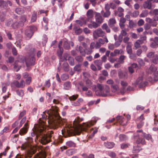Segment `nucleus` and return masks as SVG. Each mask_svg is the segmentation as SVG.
I'll list each match as a JSON object with an SVG mask.
<instances>
[{
	"label": "nucleus",
	"instance_id": "obj_63",
	"mask_svg": "<svg viewBox=\"0 0 158 158\" xmlns=\"http://www.w3.org/2000/svg\"><path fill=\"white\" fill-rule=\"evenodd\" d=\"M129 27L130 28H133L135 25V24L132 20L129 21Z\"/></svg>",
	"mask_w": 158,
	"mask_h": 158
},
{
	"label": "nucleus",
	"instance_id": "obj_35",
	"mask_svg": "<svg viewBox=\"0 0 158 158\" xmlns=\"http://www.w3.org/2000/svg\"><path fill=\"white\" fill-rule=\"evenodd\" d=\"M59 50H57V55L60 58L62 57L64 50L63 48H58Z\"/></svg>",
	"mask_w": 158,
	"mask_h": 158
},
{
	"label": "nucleus",
	"instance_id": "obj_24",
	"mask_svg": "<svg viewBox=\"0 0 158 158\" xmlns=\"http://www.w3.org/2000/svg\"><path fill=\"white\" fill-rule=\"evenodd\" d=\"M15 10L16 13L19 15H21L24 13V9L20 7L16 8Z\"/></svg>",
	"mask_w": 158,
	"mask_h": 158
},
{
	"label": "nucleus",
	"instance_id": "obj_57",
	"mask_svg": "<svg viewBox=\"0 0 158 158\" xmlns=\"http://www.w3.org/2000/svg\"><path fill=\"white\" fill-rule=\"evenodd\" d=\"M148 14V11L147 10H143L140 15V17H144L147 16Z\"/></svg>",
	"mask_w": 158,
	"mask_h": 158
},
{
	"label": "nucleus",
	"instance_id": "obj_13",
	"mask_svg": "<svg viewBox=\"0 0 158 158\" xmlns=\"http://www.w3.org/2000/svg\"><path fill=\"white\" fill-rule=\"evenodd\" d=\"M121 84L123 87L121 89L120 92L122 94H123L125 93V87L127 85V83L124 81H122Z\"/></svg>",
	"mask_w": 158,
	"mask_h": 158
},
{
	"label": "nucleus",
	"instance_id": "obj_21",
	"mask_svg": "<svg viewBox=\"0 0 158 158\" xmlns=\"http://www.w3.org/2000/svg\"><path fill=\"white\" fill-rule=\"evenodd\" d=\"M152 3L151 2H149L147 1L145 2L143 4V6L145 9H151L152 8Z\"/></svg>",
	"mask_w": 158,
	"mask_h": 158
},
{
	"label": "nucleus",
	"instance_id": "obj_45",
	"mask_svg": "<svg viewBox=\"0 0 158 158\" xmlns=\"http://www.w3.org/2000/svg\"><path fill=\"white\" fill-rule=\"evenodd\" d=\"M19 134L15 135L12 136L11 140L13 142L16 143L18 140Z\"/></svg>",
	"mask_w": 158,
	"mask_h": 158
},
{
	"label": "nucleus",
	"instance_id": "obj_53",
	"mask_svg": "<svg viewBox=\"0 0 158 158\" xmlns=\"http://www.w3.org/2000/svg\"><path fill=\"white\" fill-rule=\"evenodd\" d=\"M126 51L128 54L132 53V49L131 45L128 44L126 47Z\"/></svg>",
	"mask_w": 158,
	"mask_h": 158
},
{
	"label": "nucleus",
	"instance_id": "obj_40",
	"mask_svg": "<svg viewBox=\"0 0 158 158\" xmlns=\"http://www.w3.org/2000/svg\"><path fill=\"white\" fill-rule=\"evenodd\" d=\"M75 59L78 63H81L83 60V58L81 56H77L75 57Z\"/></svg>",
	"mask_w": 158,
	"mask_h": 158
},
{
	"label": "nucleus",
	"instance_id": "obj_55",
	"mask_svg": "<svg viewBox=\"0 0 158 158\" xmlns=\"http://www.w3.org/2000/svg\"><path fill=\"white\" fill-rule=\"evenodd\" d=\"M75 151L73 149H70L67 150L66 152V154L68 156H71L74 153Z\"/></svg>",
	"mask_w": 158,
	"mask_h": 158
},
{
	"label": "nucleus",
	"instance_id": "obj_18",
	"mask_svg": "<svg viewBox=\"0 0 158 158\" xmlns=\"http://www.w3.org/2000/svg\"><path fill=\"white\" fill-rule=\"evenodd\" d=\"M83 100L82 98H79L76 102H71L72 105L74 106H79L80 105V103L82 102Z\"/></svg>",
	"mask_w": 158,
	"mask_h": 158
},
{
	"label": "nucleus",
	"instance_id": "obj_52",
	"mask_svg": "<svg viewBox=\"0 0 158 158\" xmlns=\"http://www.w3.org/2000/svg\"><path fill=\"white\" fill-rule=\"evenodd\" d=\"M13 85L17 88H19V82L17 81H14L11 84V87H13Z\"/></svg>",
	"mask_w": 158,
	"mask_h": 158
},
{
	"label": "nucleus",
	"instance_id": "obj_42",
	"mask_svg": "<svg viewBox=\"0 0 158 158\" xmlns=\"http://www.w3.org/2000/svg\"><path fill=\"white\" fill-rule=\"evenodd\" d=\"M63 47L66 50H69L70 48L69 43L66 41H65L64 42Z\"/></svg>",
	"mask_w": 158,
	"mask_h": 158
},
{
	"label": "nucleus",
	"instance_id": "obj_62",
	"mask_svg": "<svg viewBox=\"0 0 158 158\" xmlns=\"http://www.w3.org/2000/svg\"><path fill=\"white\" fill-rule=\"evenodd\" d=\"M12 19H9L6 21L5 22V25L7 27H9L11 23L12 22Z\"/></svg>",
	"mask_w": 158,
	"mask_h": 158
},
{
	"label": "nucleus",
	"instance_id": "obj_46",
	"mask_svg": "<svg viewBox=\"0 0 158 158\" xmlns=\"http://www.w3.org/2000/svg\"><path fill=\"white\" fill-rule=\"evenodd\" d=\"M33 139L32 137H29L27 138L26 139V141L25 143L27 144V145H29L31 144L33 141Z\"/></svg>",
	"mask_w": 158,
	"mask_h": 158
},
{
	"label": "nucleus",
	"instance_id": "obj_44",
	"mask_svg": "<svg viewBox=\"0 0 158 158\" xmlns=\"http://www.w3.org/2000/svg\"><path fill=\"white\" fill-rule=\"evenodd\" d=\"M103 90L104 92H105L106 93L104 94H106L107 95V94L110 91V88L107 85H104L103 86ZM104 94V93H103Z\"/></svg>",
	"mask_w": 158,
	"mask_h": 158
},
{
	"label": "nucleus",
	"instance_id": "obj_49",
	"mask_svg": "<svg viewBox=\"0 0 158 158\" xmlns=\"http://www.w3.org/2000/svg\"><path fill=\"white\" fill-rule=\"evenodd\" d=\"M112 91L113 92H115L118 89V86L116 84H114L111 86Z\"/></svg>",
	"mask_w": 158,
	"mask_h": 158
},
{
	"label": "nucleus",
	"instance_id": "obj_9",
	"mask_svg": "<svg viewBox=\"0 0 158 158\" xmlns=\"http://www.w3.org/2000/svg\"><path fill=\"white\" fill-rule=\"evenodd\" d=\"M51 136L50 135H48L45 136L41 140V143L43 144H45L51 141Z\"/></svg>",
	"mask_w": 158,
	"mask_h": 158
},
{
	"label": "nucleus",
	"instance_id": "obj_36",
	"mask_svg": "<svg viewBox=\"0 0 158 158\" xmlns=\"http://www.w3.org/2000/svg\"><path fill=\"white\" fill-rule=\"evenodd\" d=\"M152 62L153 63L156 64L158 63V55L155 54L154 56L152 58Z\"/></svg>",
	"mask_w": 158,
	"mask_h": 158
},
{
	"label": "nucleus",
	"instance_id": "obj_30",
	"mask_svg": "<svg viewBox=\"0 0 158 158\" xmlns=\"http://www.w3.org/2000/svg\"><path fill=\"white\" fill-rule=\"evenodd\" d=\"M98 128L97 127H95L94 128H92V130H94V131L93 133L89 135V137L90 139L92 138L94 136L95 134H96L98 131Z\"/></svg>",
	"mask_w": 158,
	"mask_h": 158
},
{
	"label": "nucleus",
	"instance_id": "obj_41",
	"mask_svg": "<svg viewBox=\"0 0 158 158\" xmlns=\"http://www.w3.org/2000/svg\"><path fill=\"white\" fill-rule=\"evenodd\" d=\"M119 137V140L121 141H125L128 139V138L126 135L123 134L120 135Z\"/></svg>",
	"mask_w": 158,
	"mask_h": 158
},
{
	"label": "nucleus",
	"instance_id": "obj_59",
	"mask_svg": "<svg viewBox=\"0 0 158 158\" xmlns=\"http://www.w3.org/2000/svg\"><path fill=\"white\" fill-rule=\"evenodd\" d=\"M129 54V58L130 59L135 60L136 59V56L135 54L131 53Z\"/></svg>",
	"mask_w": 158,
	"mask_h": 158
},
{
	"label": "nucleus",
	"instance_id": "obj_27",
	"mask_svg": "<svg viewBox=\"0 0 158 158\" xmlns=\"http://www.w3.org/2000/svg\"><path fill=\"white\" fill-rule=\"evenodd\" d=\"M78 51L82 56H85L86 55L85 49H84L82 47L80 46L78 48Z\"/></svg>",
	"mask_w": 158,
	"mask_h": 158
},
{
	"label": "nucleus",
	"instance_id": "obj_31",
	"mask_svg": "<svg viewBox=\"0 0 158 158\" xmlns=\"http://www.w3.org/2000/svg\"><path fill=\"white\" fill-rule=\"evenodd\" d=\"M25 35L28 37L31 38L33 35V34L29 29H26L25 31Z\"/></svg>",
	"mask_w": 158,
	"mask_h": 158
},
{
	"label": "nucleus",
	"instance_id": "obj_8",
	"mask_svg": "<svg viewBox=\"0 0 158 158\" xmlns=\"http://www.w3.org/2000/svg\"><path fill=\"white\" fill-rule=\"evenodd\" d=\"M28 126V123H26L23 127L21 128L19 131V134L21 135H23L26 134L27 131Z\"/></svg>",
	"mask_w": 158,
	"mask_h": 158
},
{
	"label": "nucleus",
	"instance_id": "obj_2",
	"mask_svg": "<svg viewBox=\"0 0 158 158\" xmlns=\"http://www.w3.org/2000/svg\"><path fill=\"white\" fill-rule=\"evenodd\" d=\"M105 32L100 28H98L93 31V36L94 39H97L99 37H103L104 35Z\"/></svg>",
	"mask_w": 158,
	"mask_h": 158
},
{
	"label": "nucleus",
	"instance_id": "obj_22",
	"mask_svg": "<svg viewBox=\"0 0 158 158\" xmlns=\"http://www.w3.org/2000/svg\"><path fill=\"white\" fill-rule=\"evenodd\" d=\"M94 63L98 67V70L101 69V66L102 64V61L101 60H96L94 61Z\"/></svg>",
	"mask_w": 158,
	"mask_h": 158
},
{
	"label": "nucleus",
	"instance_id": "obj_17",
	"mask_svg": "<svg viewBox=\"0 0 158 158\" xmlns=\"http://www.w3.org/2000/svg\"><path fill=\"white\" fill-rule=\"evenodd\" d=\"M141 136L143 137L147 140H149L151 139V141L152 142L153 141L152 136L149 134H147L144 132H143Z\"/></svg>",
	"mask_w": 158,
	"mask_h": 158
},
{
	"label": "nucleus",
	"instance_id": "obj_54",
	"mask_svg": "<svg viewBox=\"0 0 158 158\" xmlns=\"http://www.w3.org/2000/svg\"><path fill=\"white\" fill-rule=\"evenodd\" d=\"M157 69L156 67L153 64H152L149 68V70L152 72H154Z\"/></svg>",
	"mask_w": 158,
	"mask_h": 158
},
{
	"label": "nucleus",
	"instance_id": "obj_58",
	"mask_svg": "<svg viewBox=\"0 0 158 158\" xmlns=\"http://www.w3.org/2000/svg\"><path fill=\"white\" fill-rule=\"evenodd\" d=\"M103 86L102 84L99 83L97 84L98 89H99V90H98L99 93H102V91L103 90Z\"/></svg>",
	"mask_w": 158,
	"mask_h": 158
},
{
	"label": "nucleus",
	"instance_id": "obj_7",
	"mask_svg": "<svg viewBox=\"0 0 158 158\" xmlns=\"http://www.w3.org/2000/svg\"><path fill=\"white\" fill-rule=\"evenodd\" d=\"M150 41L153 42L151 43L150 46L152 48H156L158 47V37H155L154 39L151 38Z\"/></svg>",
	"mask_w": 158,
	"mask_h": 158
},
{
	"label": "nucleus",
	"instance_id": "obj_34",
	"mask_svg": "<svg viewBox=\"0 0 158 158\" xmlns=\"http://www.w3.org/2000/svg\"><path fill=\"white\" fill-rule=\"evenodd\" d=\"M126 58V56H125L122 55L120 56L118 60V62L120 63L123 64L124 63V60Z\"/></svg>",
	"mask_w": 158,
	"mask_h": 158
},
{
	"label": "nucleus",
	"instance_id": "obj_12",
	"mask_svg": "<svg viewBox=\"0 0 158 158\" xmlns=\"http://www.w3.org/2000/svg\"><path fill=\"white\" fill-rule=\"evenodd\" d=\"M12 27L14 29H16L19 28L20 27H22L23 26L21 23L19 21V22H15L11 25Z\"/></svg>",
	"mask_w": 158,
	"mask_h": 158
},
{
	"label": "nucleus",
	"instance_id": "obj_10",
	"mask_svg": "<svg viewBox=\"0 0 158 158\" xmlns=\"http://www.w3.org/2000/svg\"><path fill=\"white\" fill-rule=\"evenodd\" d=\"M97 85H94L92 86V89L95 92L97 96H101L104 97L106 96V94L104 93H99L98 90H97Z\"/></svg>",
	"mask_w": 158,
	"mask_h": 158
},
{
	"label": "nucleus",
	"instance_id": "obj_38",
	"mask_svg": "<svg viewBox=\"0 0 158 158\" xmlns=\"http://www.w3.org/2000/svg\"><path fill=\"white\" fill-rule=\"evenodd\" d=\"M6 19V15L5 13L2 12L0 16V21L1 22H4Z\"/></svg>",
	"mask_w": 158,
	"mask_h": 158
},
{
	"label": "nucleus",
	"instance_id": "obj_14",
	"mask_svg": "<svg viewBox=\"0 0 158 158\" xmlns=\"http://www.w3.org/2000/svg\"><path fill=\"white\" fill-rule=\"evenodd\" d=\"M83 81L85 82L86 85L89 88H90L92 87L93 83L89 79L85 77V78L84 79Z\"/></svg>",
	"mask_w": 158,
	"mask_h": 158
},
{
	"label": "nucleus",
	"instance_id": "obj_48",
	"mask_svg": "<svg viewBox=\"0 0 158 158\" xmlns=\"http://www.w3.org/2000/svg\"><path fill=\"white\" fill-rule=\"evenodd\" d=\"M127 35V33L124 30H122L120 35H119L118 38H121L123 40V36H126Z\"/></svg>",
	"mask_w": 158,
	"mask_h": 158
},
{
	"label": "nucleus",
	"instance_id": "obj_60",
	"mask_svg": "<svg viewBox=\"0 0 158 158\" xmlns=\"http://www.w3.org/2000/svg\"><path fill=\"white\" fill-rule=\"evenodd\" d=\"M61 77L62 80L65 81L69 78V76L66 74H64L61 75Z\"/></svg>",
	"mask_w": 158,
	"mask_h": 158
},
{
	"label": "nucleus",
	"instance_id": "obj_23",
	"mask_svg": "<svg viewBox=\"0 0 158 158\" xmlns=\"http://www.w3.org/2000/svg\"><path fill=\"white\" fill-rule=\"evenodd\" d=\"M115 144L113 142H107L104 143L105 146L108 148H112L114 146Z\"/></svg>",
	"mask_w": 158,
	"mask_h": 158
},
{
	"label": "nucleus",
	"instance_id": "obj_11",
	"mask_svg": "<svg viewBox=\"0 0 158 158\" xmlns=\"http://www.w3.org/2000/svg\"><path fill=\"white\" fill-rule=\"evenodd\" d=\"M89 21L91 23L88 24V26L90 29L96 28L100 25L96 22H95L91 20Z\"/></svg>",
	"mask_w": 158,
	"mask_h": 158
},
{
	"label": "nucleus",
	"instance_id": "obj_51",
	"mask_svg": "<svg viewBox=\"0 0 158 158\" xmlns=\"http://www.w3.org/2000/svg\"><path fill=\"white\" fill-rule=\"evenodd\" d=\"M139 135H134V138L135 139H137L136 141V143L137 144H138L140 143L141 142V141L142 139V138H140L139 137Z\"/></svg>",
	"mask_w": 158,
	"mask_h": 158
},
{
	"label": "nucleus",
	"instance_id": "obj_39",
	"mask_svg": "<svg viewBox=\"0 0 158 158\" xmlns=\"http://www.w3.org/2000/svg\"><path fill=\"white\" fill-rule=\"evenodd\" d=\"M116 23V20L114 18L110 19L108 22V25L110 27H112Z\"/></svg>",
	"mask_w": 158,
	"mask_h": 158
},
{
	"label": "nucleus",
	"instance_id": "obj_15",
	"mask_svg": "<svg viewBox=\"0 0 158 158\" xmlns=\"http://www.w3.org/2000/svg\"><path fill=\"white\" fill-rule=\"evenodd\" d=\"M118 76L120 78H127V73L121 70L118 72Z\"/></svg>",
	"mask_w": 158,
	"mask_h": 158
},
{
	"label": "nucleus",
	"instance_id": "obj_37",
	"mask_svg": "<svg viewBox=\"0 0 158 158\" xmlns=\"http://www.w3.org/2000/svg\"><path fill=\"white\" fill-rule=\"evenodd\" d=\"M142 150V148L138 146H134L133 151L134 153L139 152Z\"/></svg>",
	"mask_w": 158,
	"mask_h": 158
},
{
	"label": "nucleus",
	"instance_id": "obj_25",
	"mask_svg": "<svg viewBox=\"0 0 158 158\" xmlns=\"http://www.w3.org/2000/svg\"><path fill=\"white\" fill-rule=\"evenodd\" d=\"M19 22L23 26L24 23L27 20V17L26 15H24L21 16L19 19Z\"/></svg>",
	"mask_w": 158,
	"mask_h": 158
},
{
	"label": "nucleus",
	"instance_id": "obj_20",
	"mask_svg": "<svg viewBox=\"0 0 158 158\" xmlns=\"http://www.w3.org/2000/svg\"><path fill=\"white\" fill-rule=\"evenodd\" d=\"M147 37L146 36L141 35L140 36L139 39L138 40V41L141 44H145L147 42Z\"/></svg>",
	"mask_w": 158,
	"mask_h": 158
},
{
	"label": "nucleus",
	"instance_id": "obj_3",
	"mask_svg": "<svg viewBox=\"0 0 158 158\" xmlns=\"http://www.w3.org/2000/svg\"><path fill=\"white\" fill-rule=\"evenodd\" d=\"M143 77H139L136 80L135 84H134L135 85H139V87L142 88L146 86L148 84V82L147 81H145L143 82Z\"/></svg>",
	"mask_w": 158,
	"mask_h": 158
},
{
	"label": "nucleus",
	"instance_id": "obj_43",
	"mask_svg": "<svg viewBox=\"0 0 158 158\" xmlns=\"http://www.w3.org/2000/svg\"><path fill=\"white\" fill-rule=\"evenodd\" d=\"M78 97V95L76 94L73 95L69 97V99L71 102H73V101L75 100Z\"/></svg>",
	"mask_w": 158,
	"mask_h": 158
},
{
	"label": "nucleus",
	"instance_id": "obj_50",
	"mask_svg": "<svg viewBox=\"0 0 158 158\" xmlns=\"http://www.w3.org/2000/svg\"><path fill=\"white\" fill-rule=\"evenodd\" d=\"M122 41L121 38H118V40L116 41L114 44V45L116 48H118L120 45L121 42Z\"/></svg>",
	"mask_w": 158,
	"mask_h": 158
},
{
	"label": "nucleus",
	"instance_id": "obj_32",
	"mask_svg": "<svg viewBox=\"0 0 158 158\" xmlns=\"http://www.w3.org/2000/svg\"><path fill=\"white\" fill-rule=\"evenodd\" d=\"M87 19L89 20L90 19L93 17L92 10H89L87 12Z\"/></svg>",
	"mask_w": 158,
	"mask_h": 158
},
{
	"label": "nucleus",
	"instance_id": "obj_61",
	"mask_svg": "<svg viewBox=\"0 0 158 158\" xmlns=\"http://www.w3.org/2000/svg\"><path fill=\"white\" fill-rule=\"evenodd\" d=\"M111 14L110 11H106L103 14V16L105 18H108L110 15Z\"/></svg>",
	"mask_w": 158,
	"mask_h": 158
},
{
	"label": "nucleus",
	"instance_id": "obj_19",
	"mask_svg": "<svg viewBox=\"0 0 158 158\" xmlns=\"http://www.w3.org/2000/svg\"><path fill=\"white\" fill-rule=\"evenodd\" d=\"M18 62L19 61H15L14 64V70L16 72L18 71L20 69L21 67V65L18 64Z\"/></svg>",
	"mask_w": 158,
	"mask_h": 158
},
{
	"label": "nucleus",
	"instance_id": "obj_29",
	"mask_svg": "<svg viewBox=\"0 0 158 158\" xmlns=\"http://www.w3.org/2000/svg\"><path fill=\"white\" fill-rule=\"evenodd\" d=\"M68 60L69 64L71 66H73L75 64L74 58L71 56H69L68 58Z\"/></svg>",
	"mask_w": 158,
	"mask_h": 158
},
{
	"label": "nucleus",
	"instance_id": "obj_16",
	"mask_svg": "<svg viewBox=\"0 0 158 158\" xmlns=\"http://www.w3.org/2000/svg\"><path fill=\"white\" fill-rule=\"evenodd\" d=\"M71 87V83L70 81H67L64 82L63 84V89L65 90H68Z\"/></svg>",
	"mask_w": 158,
	"mask_h": 158
},
{
	"label": "nucleus",
	"instance_id": "obj_6",
	"mask_svg": "<svg viewBox=\"0 0 158 158\" xmlns=\"http://www.w3.org/2000/svg\"><path fill=\"white\" fill-rule=\"evenodd\" d=\"M95 18L96 21L100 25L103 22V19L100 13L96 12Z\"/></svg>",
	"mask_w": 158,
	"mask_h": 158
},
{
	"label": "nucleus",
	"instance_id": "obj_28",
	"mask_svg": "<svg viewBox=\"0 0 158 158\" xmlns=\"http://www.w3.org/2000/svg\"><path fill=\"white\" fill-rule=\"evenodd\" d=\"M62 68L65 72H68L69 70V66L67 63H64L62 65Z\"/></svg>",
	"mask_w": 158,
	"mask_h": 158
},
{
	"label": "nucleus",
	"instance_id": "obj_1",
	"mask_svg": "<svg viewBox=\"0 0 158 158\" xmlns=\"http://www.w3.org/2000/svg\"><path fill=\"white\" fill-rule=\"evenodd\" d=\"M35 49L31 48L30 50L32 52V55H30L29 58L25 60V63L27 67H29L30 65L33 66L35 63V59L34 57L35 53L34 52Z\"/></svg>",
	"mask_w": 158,
	"mask_h": 158
},
{
	"label": "nucleus",
	"instance_id": "obj_47",
	"mask_svg": "<svg viewBox=\"0 0 158 158\" xmlns=\"http://www.w3.org/2000/svg\"><path fill=\"white\" fill-rule=\"evenodd\" d=\"M81 64H76L73 68L74 70L75 71H80L81 70Z\"/></svg>",
	"mask_w": 158,
	"mask_h": 158
},
{
	"label": "nucleus",
	"instance_id": "obj_5",
	"mask_svg": "<svg viewBox=\"0 0 158 158\" xmlns=\"http://www.w3.org/2000/svg\"><path fill=\"white\" fill-rule=\"evenodd\" d=\"M98 119V117H93L91 121H89L87 123H84L85 124V127L88 128L90 127V126H93L97 122V121Z\"/></svg>",
	"mask_w": 158,
	"mask_h": 158
},
{
	"label": "nucleus",
	"instance_id": "obj_4",
	"mask_svg": "<svg viewBox=\"0 0 158 158\" xmlns=\"http://www.w3.org/2000/svg\"><path fill=\"white\" fill-rule=\"evenodd\" d=\"M8 5L10 6H11L12 5V2L10 1H5L3 0H0V7L1 8L6 9L7 8Z\"/></svg>",
	"mask_w": 158,
	"mask_h": 158
},
{
	"label": "nucleus",
	"instance_id": "obj_33",
	"mask_svg": "<svg viewBox=\"0 0 158 158\" xmlns=\"http://www.w3.org/2000/svg\"><path fill=\"white\" fill-rule=\"evenodd\" d=\"M37 19V13L34 11L32 15L31 18V22L32 23L35 22Z\"/></svg>",
	"mask_w": 158,
	"mask_h": 158
},
{
	"label": "nucleus",
	"instance_id": "obj_56",
	"mask_svg": "<svg viewBox=\"0 0 158 158\" xmlns=\"http://www.w3.org/2000/svg\"><path fill=\"white\" fill-rule=\"evenodd\" d=\"M16 92L17 94L20 97H23L24 95V91L22 89L17 90Z\"/></svg>",
	"mask_w": 158,
	"mask_h": 158
},
{
	"label": "nucleus",
	"instance_id": "obj_26",
	"mask_svg": "<svg viewBox=\"0 0 158 158\" xmlns=\"http://www.w3.org/2000/svg\"><path fill=\"white\" fill-rule=\"evenodd\" d=\"M66 145L69 147H75L76 144L72 141H69L66 143Z\"/></svg>",
	"mask_w": 158,
	"mask_h": 158
},
{
	"label": "nucleus",
	"instance_id": "obj_64",
	"mask_svg": "<svg viewBox=\"0 0 158 158\" xmlns=\"http://www.w3.org/2000/svg\"><path fill=\"white\" fill-rule=\"evenodd\" d=\"M85 50L86 52V54L87 55H90L93 52V51L91 49H90V48H85Z\"/></svg>",
	"mask_w": 158,
	"mask_h": 158
}]
</instances>
